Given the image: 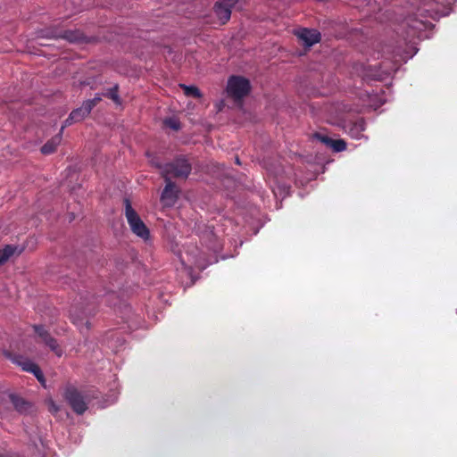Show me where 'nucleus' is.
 I'll list each match as a JSON object with an SVG mask.
<instances>
[{"mask_svg":"<svg viewBox=\"0 0 457 457\" xmlns=\"http://www.w3.org/2000/svg\"><path fill=\"white\" fill-rule=\"evenodd\" d=\"M125 205V216L131 231L144 240L150 237V230L144 223L138 213L133 209L131 202L129 198L123 200Z\"/></svg>","mask_w":457,"mask_h":457,"instance_id":"2","label":"nucleus"},{"mask_svg":"<svg viewBox=\"0 0 457 457\" xmlns=\"http://www.w3.org/2000/svg\"><path fill=\"white\" fill-rule=\"evenodd\" d=\"M313 137L316 138L317 140L320 141L321 143H323L325 145H327L328 147L330 145V143L332 142L331 137H329L328 136H327L325 134L320 133V132H315L313 134Z\"/></svg>","mask_w":457,"mask_h":457,"instance_id":"22","label":"nucleus"},{"mask_svg":"<svg viewBox=\"0 0 457 457\" xmlns=\"http://www.w3.org/2000/svg\"><path fill=\"white\" fill-rule=\"evenodd\" d=\"M82 314L86 316V315H87V312H86L85 311H83V312H82Z\"/></svg>","mask_w":457,"mask_h":457,"instance_id":"32","label":"nucleus"},{"mask_svg":"<svg viewBox=\"0 0 457 457\" xmlns=\"http://www.w3.org/2000/svg\"><path fill=\"white\" fill-rule=\"evenodd\" d=\"M346 142L343 139H333L329 147L336 153L342 152L346 149Z\"/></svg>","mask_w":457,"mask_h":457,"instance_id":"19","label":"nucleus"},{"mask_svg":"<svg viewBox=\"0 0 457 457\" xmlns=\"http://www.w3.org/2000/svg\"><path fill=\"white\" fill-rule=\"evenodd\" d=\"M119 85L115 84L112 87L108 88L102 96L112 99L116 104H121V99L119 96Z\"/></svg>","mask_w":457,"mask_h":457,"instance_id":"15","label":"nucleus"},{"mask_svg":"<svg viewBox=\"0 0 457 457\" xmlns=\"http://www.w3.org/2000/svg\"><path fill=\"white\" fill-rule=\"evenodd\" d=\"M295 35L303 41V45L311 47L314 44L319 43L321 39L320 33L314 29L303 28L295 32Z\"/></svg>","mask_w":457,"mask_h":457,"instance_id":"8","label":"nucleus"},{"mask_svg":"<svg viewBox=\"0 0 457 457\" xmlns=\"http://www.w3.org/2000/svg\"><path fill=\"white\" fill-rule=\"evenodd\" d=\"M24 248L14 245H6L0 249V266L4 264L12 256H19Z\"/></svg>","mask_w":457,"mask_h":457,"instance_id":"12","label":"nucleus"},{"mask_svg":"<svg viewBox=\"0 0 457 457\" xmlns=\"http://www.w3.org/2000/svg\"><path fill=\"white\" fill-rule=\"evenodd\" d=\"M163 179L166 185L161 194L160 200L165 206L171 207L178 201L180 190L170 179L166 178Z\"/></svg>","mask_w":457,"mask_h":457,"instance_id":"6","label":"nucleus"},{"mask_svg":"<svg viewBox=\"0 0 457 457\" xmlns=\"http://www.w3.org/2000/svg\"><path fill=\"white\" fill-rule=\"evenodd\" d=\"M2 401L10 402L13 409L20 414H29L33 411V403L15 393H4Z\"/></svg>","mask_w":457,"mask_h":457,"instance_id":"5","label":"nucleus"},{"mask_svg":"<svg viewBox=\"0 0 457 457\" xmlns=\"http://www.w3.org/2000/svg\"><path fill=\"white\" fill-rule=\"evenodd\" d=\"M102 94H96L93 99L84 101L85 104L90 109V112L102 101Z\"/></svg>","mask_w":457,"mask_h":457,"instance_id":"21","label":"nucleus"},{"mask_svg":"<svg viewBox=\"0 0 457 457\" xmlns=\"http://www.w3.org/2000/svg\"><path fill=\"white\" fill-rule=\"evenodd\" d=\"M62 133H61V130H60L58 134H56L51 139H49L46 143H45L41 146V149H40L41 153L43 154H50L54 153L56 151L57 146L60 145V143L62 141Z\"/></svg>","mask_w":457,"mask_h":457,"instance_id":"13","label":"nucleus"},{"mask_svg":"<svg viewBox=\"0 0 457 457\" xmlns=\"http://www.w3.org/2000/svg\"><path fill=\"white\" fill-rule=\"evenodd\" d=\"M42 341L46 344V345H47L58 356L62 355V350L59 347L57 340L54 337H53L50 335V333L47 335H45V337L42 339Z\"/></svg>","mask_w":457,"mask_h":457,"instance_id":"14","label":"nucleus"},{"mask_svg":"<svg viewBox=\"0 0 457 457\" xmlns=\"http://www.w3.org/2000/svg\"><path fill=\"white\" fill-rule=\"evenodd\" d=\"M90 109H88L83 102L81 106L72 110L71 112L69 114L68 118L63 121L61 127V133H62L63 129L66 127L71 126L73 123L82 121L86 117H87L90 114Z\"/></svg>","mask_w":457,"mask_h":457,"instance_id":"10","label":"nucleus"},{"mask_svg":"<svg viewBox=\"0 0 457 457\" xmlns=\"http://www.w3.org/2000/svg\"><path fill=\"white\" fill-rule=\"evenodd\" d=\"M18 359H22V357L18 356L17 359H15V362L18 363L19 365H21L22 367V370L25 371L32 372L33 370H35L34 367H39L37 364H36L35 362H33L29 360H25V361H19Z\"/></svg>","mask_w":457,"mask_h":457,"instance_id":"18","label":"nucleus"},{"mask_svg":"<svg viewBox=\"0 0 457 457\" xmlns=\"http://www.w3.org/2000/svg\"><path fill=\"white\" fill-rule=\"evenodd\" d=\"M71 315L72 317H76V319H77L78 320H83V318H82V317H80V315H79V312H78V307H77V306H73V307L71 309Z\"/></svg>","mask_w":457,"mask_h":457,"instance_id":"27","label":"nucleus"},{"mask_svg":"<svg viewBox=\"0 0 457 457\" xmlns=\"http://www.w3.org/2000/svg\"><path fill=\"white\" fill-rule=\"evenodd\" d=\"M224 105H225L224 101H223V100H221V101L220 102V104H218V111H219V112H220V111L222 110V108H223V106H224Z\"/></svg>","mask_w":457,"mask_h":457,"instance_id":"28","label":"nucleus"},{"mask_svg":"<svg viewBox=\"0 0 457 457\" xmlns=\"http://www.w3.org/2000/svg\"><path fill=\"white\" fill-rule=\"evenodd\" d=\"M179 87L183 88L185 96L188 97H194L198 99L203 96V94L201 93L200 89L195 86H187L185 84H180Z\"/></svg>","mask_w":457,"mask_h":457,"instance_id":"16","label":"nucleus"},{"mask_svg":"<svg viewBox=\"0 0 457 457\" xmlns=\"http://www.w3.org/2000/svg\"><path fill=\"white\" fill-rule=\"evenodd\" d=\"M59 410L60 407L56 405L53 400H51L49 403V411L52 412L53 414H56L59 411Z\"/></svg>","mask_w":457,"mask_h":457,"instance_id":"26","label":"nucleus"},{"mask_svg":"<svg viewBox=\"0 0 457 457\" xmlns=\"http://www.w3.org/2000/svg\"><path fill=\"white\" fill-rule=\"evenodd\" d=\"M35 370L31 372L37 379L41 383L44 384L46 382L45 376L43 374V371L41 370L40 367H34Z\"/></svg>","mask_w":457,"mask_h":457,"instance_id":"24","label":"nucleus"},{"mask_svg":"<svg viewBox=\"0 0 457 457\" xmlns=\"http://www.w3.org/2000/svg\"><path fill=\"white\" fill-rule=\"evenodd\" d=\"M0 457H14V456L10 453H0Z\"/></svg>","mask_w":457,"mask_h":457,"instance_id":"29","label":"nucleus"},{"mask_svg":"<svg viewBox=\"0 0 457 457\" xmlns=\"http://www.w3.org/2000/svg\"><path fill=\"white\" fill-rule=\"evenodd\" d=\"M146 156L150 159L149 162L151 165L158 170H160L161 173L163 172L164 164H162L159 158L149 152L146 153Z\"/></svg>","mask_w":457,"mask_h":457,"instance_id":"20","label":"nucleus"},{"mask_svg":"<svg viewBox=\"0 0 457 457\" xmlns=\"http://www.w3.org/2000/svg\"><path fill=\"white\" fill-rule=\"evenodd\" d=\"M235 162H236L237 164H238V165H240V164H241V162H240V159H239V157H238V156H236V157H235Z\"/></svg>","mask_w":457,"mask_h":457,"instance_id":"30","label":"nucleus"},{"mask_svg":"<svg viewBox=\"0 0 457 457\" xmlns=\"http://www.w3.org/2000/svg\"><path fill=\"white\" fill-rule=\"evenodd\" d=\"M34 331L38 335V337L43 339L45 335L49 334V332L45 328L43 325H34Z\"/></svg>","mask_w":457,"mask_h":457,"instance_id":"23","label":"nucleus"},{"mask_svg":"<svg viewBox=\"0 0 457 457\" xmlns=\"http://www.w3.org/2000/svg\"><path fill=\"white\" fill-rule=\"evenodd\" d=\"M365 121L363 119H360L353 124V129L359 133L364 130Z\"/></svg>","mask_w":457,"mask_h":457,"instance_id":"25","label":"nucleus"},{"mask_svg":"<svg viewBox=\"0 0 457 457\" xmlns=\"http://www.w3.org/2000/svg\"><path fill=\"white\" fill-rule=\"evenodd\" d=\"M163 124L174 131H179L181 129V122L175 117L166 118L163 120Z\"/></svg>","mask_w":457,"mask_h":457,"instance_id":"17","label":"nucleus"},{"mask_svg":"<svg viewBox=\"0 0 457 457\" xmlns=\"http://www.w3.org/2000/svg\"><path fill=\"white\" fill-rule=\"evenodd\" d=\"M86 326H87V328H90V323H89V321H88V320H87V321H86Z\"/></svg>","mask_w":457,"mask_h":457,"instance_id":"31","label":"nucleus"},{"mask_svg":"<svg viewBox=\"0 0 457 457\" xmlns=\"http://www.w3.org/2000/svg\"><path fill=\"white\" fill-rule=\"evenodd\" d=\"M192 170V164L185 155H179L170 162L164 164L162 178L187 179Z\"/></svg>","mask_w":457,"mask_h":457,"instance_id":"1","label":"nucleus"},{"mask_svg":"<svg viewBox=\"0 0 457 457\" xmlns=\"http://www.w3.org/2000/svg\"><path fill=\"white\" fill-rule=\"evenodd\" d=\"M235 0H220L214 4V12L222 24L229 21Z\"/></svg>","mask_w":457,"mask_h":457,"instance_id":"9","label":"nucleus"},{"mask_svg":"<svg viewBox=\"0 0 457 457\" xmlns=\"http://www.w3.org/2000/svg\"><path fill=\"white\" fill-rule=\"evenodd\" d=\"M62 39H64L71 44H94L98 42L97 37H87L80 29H62Z\"/></svg>","mask_w":457,"mask_h":457,"instance_id":"7","label":"nucleus"},{"mask_svg":"<svg viewBox=\"0 0 457 457\" xmlns=\"http://www.w3.org/2000/svg\"><path fill=\"white\" fill-rule=\"evenodd\" d=\"M226 91L235 102H242L251 91L250 80L242 76L233 75L228 79Z\"/></svg>","mask_w":457,"mask_h":457,"instance_id":"3","label":"nucleus"},{"mask_svg":"<svg viewBox=\"0 0 457 457\" xmlns=\"http://www.w3.org/2000/svg\"><path fill=\"white\" fill-rule=\"evenodd\" d=\"M62 396L76 414L82 415L87 410V404L83 395L75 386L66 385L63 388Z\"/></svg>","mask_w":457,"mask_h":457,"instance_id":"4","label":"nucleus"},{"mask_svg":"<svg viewBox=\"0 0 457 457\" xmlns=\"http://www.w3.org/2000/svg\"><path fill=\"white\" fill-rule=\"evenodd\" d=\"M62 28L60 25H51L37 30L36 37L37 39H60L62 38Z\"/></svg>","mask_w":457,"mask_h":457,"instance_id":"11","label":"nucleus"}]
</instances>
